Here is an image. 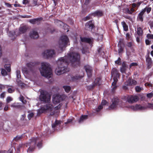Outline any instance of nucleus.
<instances>
[{
	"mask_svg": "<svg viewBox=\"0 0 153 153\" xmlns=\"http://www.w3.org/2000/svg\"><path fill=\"white\" fill-rule=\"evenodd\" d=\"M79 57L78 53L70 52L67 56L59 58L56 62L58 66L55 70L56 74L60 75L69 71L67 66L70 63L74 67L78 65L79 63Z\"/></svg>",
	"mask_w": 153,
	"mask_h": 153,
	"instance_id": "f257e3e1",
	"label": "nucleus"
},
{
	"mask_svg": "<svg viewBox=\"0 0 153 153\" xmlns=\"http://www.w3.org/2000/svg\"><path fill=\"white\" fill-rule=\"evenodd\" d=\"M62 100V99L60 96L58 95L53 96L52 101L54 105V107L51 104H47L37 110V115H39L45 111L50 112L51 115H53L56 113H59V109L62 105V103L61 102Z\"/></svg>",
	"mask_w": 153,
	"mask_h": 153,
	"instance_id": "f03ea898",
	"label": "nucleus"
},
{
	"mask_svg": "<svg viewBox=\"0 0 153 153\" xmlns=\"http://www.w3.org/2000/svg\"><path fill=\"white\" fill-rule=\"evenodd\" d=\"M41 74L47 78L51 77L52 74V69L50 65L48 63L42 62L41 67L39 69Z\"/></svg>",
	"mask_w": 153,
	"mask_h": 153,
	"instance_id": "7ed1b4c3",
	"label": "nucleus"
},
{
	"mask_svg": "<svg viewBox=\"0 0 153 153\" xmlns=\"http://www.w3.org/2000/svg\"><path fill=\"white\" fill-rule=\"evenodd\" d=\"M126 107L131 109L133 111H136L144 110L148 108L153 109V104L148 103L146 105H142L139 104H136L134 105L127 106Z\"/></svg>",
	"mask_w": 153,
	"mask_h": 153,
	"instance_id": "20e7f679",
	"label": "nucleus"
},
{
	"mask_svg": "<svg viewBox=\"0 0 153 153\" xmlns=\"http://www.w3.org/2000/svg\"><path fill=\"white\" fill-rule=\"evenodd\" d=\"M59 44L61 50H62L63 48L69 45V41L68 37L66 35L61 36L59 41Z\"/></svg>",
	"mask_w": 153,
	"mask_h": 153,
	"instance_id": "39448f33",
	"label": "nucleus"
},
{
	"mask_svg": "<svg viewBox=\"0 0 153 153\" xmlns=\"http://www.w3.org/2000/svg\"><path fill=\"white\" fill-rule=\"evenodd\" d=\"M112 103L109 107V109H113L116 108L118 106L124 107L123 103L117 97H115L112 100Z\"/></svg>",
	"mask_w": 153,
	"mask_h": 153,
	"instance_id": "423d86ee",
	"label": "nucleus"
},
{
	"mask_svg": "<svg viewBox=\"0 0 153 153\" xmlns=\"http://www.w3.org/2000/svg\"><path fill=\"white\" fill-rule=\"evenodd\" d=\"M40 100L45 103H48L51 101V97L45 91L41 92L39 97Z\"/></svg>",
	"mask_w": 153,
	"mask_h": 153,
	"instance_id": "0eeeda50",
	"label": "nucleus"
},
{
	"mask_svg": "<svg viewBox=\"0 0 153 153\" xmlns=\"http://www.w3.org/2000/svg\"><path fill=\"white\" fill-rule=\"evenodd\" d=\"M42 55L44 58H51L55 56V53L53 50H47L45 51L42 53Z\"/></svg>",
	"mask_w": 153,
	"mask_h": 153,
	"instance_id": "6e6552de",
	"label": "nucleus"
},
{
	"mask_svg": "<svg viewBox=\"0 0 153 153\" xmlns=\"http://www.w3.org/2000/svg\"><path fill=\"white\" fill-rule=\"evenodd\" d=\"M36 65V63L31 62L27 63V67L23 68L22 71L23 73L26 74H28L31 72H32V68H34Z\"/></svg>",
	"mask_w": 153,
	"mask_h": 153,
	"instance_id": "1a4fd4ad",
	"label": "nucleus"
},
{
	"mask_svg": "<svg viewBox=\"0 0 153 153\" xmlns=\"http://www.w3.org/2000/svg\"><path fill=\"white\" fill-rule=\"evenodd\" d=\"M38 139V138L36 137H34L31 139L30 142L28 143L30 144V146L28 149L27 152L32 151L33 150Z\"/></svg>",
	"mask_w": 153,
	"mask_h": 153,
	"instance_id": "9d476101",
	"label": "nucleus"
},
{
	"mask_svg": "<svg viewBox=\"0 0 153 153\" xmlns=\"http://www.w3.org/2000/svg\"><path fill=\"white\" fill-rule=\"evenodd\" d=\"M139 97L135 95L128 96L127 98V101L129 103H133L139 100Z\"/></svg>",
	"mask_w": 153,
	"mask_h": 153,
	"instance_id": "9b49d317",
	"label": "nucleus"
},
{
	"mask_svg": "<svg viewBox=\"0 0 153 153\" xmlns=\"http://www.w3.org/2000/svg\"><path fill=\"white\" fill-rule=\"evenodd\" d=\"M61 123V121L56 120L55 123L52 125V128L54 130H60L62 128L60 127Z\"/></svg>",
	"mask_w": 153,
	"mask_h": 153,
	"instance_id": "f8f14e48",
	"label": "nucleus"
},
{
	"mask_svg": "<svg viewBox=\"0 0 153 153\" xmlns=\"http://www.w3.org/2000/svg\"><path fill=\"white\" fill-rule=\"evenodd\" d=\"M146 61L148 69L151 68L152 66V59L149 56V53L146 56Z\"/></svg>",
	"mask_w": 153,
	"mask_h": 153,
	"instance_id": "ddd939ff",
	"label": "nucleus"
},
{
	"mask_svg": "<svg viewBox=\"0 0 153 153\" xmlns=\"http://www.w3.org/2000/svg\"><path fill=\"white\" fill-rule=\"evenodd\" d=\"M84 68L87 73L88 77H90L92 75V68L88 65H85Z\"/></svg>",
	"mask_w": 153,
	"mask_h": 153,
	"instance_id": "4468645a",
	"label": "nucleus"
},
{
	"mask_svg": "<svg viewBox=\"0 0 153 153\" xmlns=\"http://www.w3.org/2000/svg\"><path fill=\"white\" fill-rule=\"evenodd\" d=\"M94 26V23L93 22V21H90L86 23L85 29L87 30L91 31Z\"/></svg>",
	"mask_w": 153,
	"mask_h": 153,
	"instance_id": "2eb2a0df",
	"label": "nucleus"
},
{
	"mask_svg": "<svg viewBox=\"0 0 153 153\" xmlns=\"http://www.w3.org/2000/svg\"><path fill=\"white\" fill-rule=\"evenodd\" d=\"M80 43H81V42H85L89 43L90 44H91L93 41V39L92 38H88L86 37H80Z\"/></svg>",
	"mask_w": 153,
	"mask_h": 153,
	"instance_id": "dca6fc26",
	"label": "nucleus"
},
{
	"mask_svg": "<svg viewBox=\"0 0 153 153\" xmlns=\"http://www.w3.org/2000/svg\"><path fill=\"white\" fill-rule=\"evenodd\" d=\"M137 84V82L135 80L129 78L125 82V84L128 86H131L135 85Z\"/></svg>",
	"mask_w": 153,
	"mask_h": 153,
	"instance_id": "f3484780",
	"label": "nucleus"
},
{
	"mask_svg": "<svg viewBox=\"0 0 153 153\" xmlns=\"http://www.w3.org/2000/svg\"><path fill=\"white\" fill-rule=\"evenodd\" d=\"M112 77H113V79L114 78H117L119 77L120 74L118 72V71L115 68H113L111 72Z\"/></svg>",
	"mask_w": 153,
	"mask_h": 153,
	"instance_id": "a211bd4d",
	"label": "nucleus"
},
{
	"mask_svg": "<svg viewBox=\"0 0 153 153\" xmlns=\"http://www.w3.org/2000/svg\"><path fill=\"white\" fill-rule=\"evenodd\" d=\"M30 36L31 38L33 39H36L39 37L38 33L35 30H33L30 32Z\"/></svg>",
	"mask_w": 153,
	"mask_h": 153,
	"instance_id": "6ab92c4d",
	"label": "nucleus"
},
{
	"mask_svg": "<svg viewBox=\"0 0 153 153\" xmlns=\"http://www.w3.org/2000/svg\"><path fill=\"white\" fill-rule=\"evenodd\" d=\"M42 20V18H37L33 19H31L29 20V22L32 24H38L40 23L41 21Z\"/></svg>",
	"mask_w": 153,
	"mask_h": 153,
	"instance_id": "aec40b11",
	"label": "nucleus"
},
{
	"mask_svg": "<svg viewBox=\"0 0 153 153\" xmlns=\"http://www.w3.org/2000/svg\"><path fill=\"white\" fill-rule=\"evenodd\" d=\"M58 23L61 27L63 28L64 30H67V32L69 31L68 30V26L67 24L64 23L60 21H59Z\"/></svg>",
	"mask_w": 153,
	"mask_h": 153,
	"instance_id": "412c9836",
	"label": "nucleus"
},
{
	"mask_svg": "<svg viewBox=\"0 0 153 153\" xmlns=\"http://www.w3.org/2000/svg\"><path fill=\"white\" fill-rule=\"evenodd\" d=\"M128 67L125 62H123L122 67L120 68V71L122 73H125L126 70L127 69Z\"/></svg>",
	"mask_w": 153,
	"mask_h": 153,
	"instance_id": "4be33fe9",
	"label": "nucleus"
},
{
	"mask_svg": "<svg viewBox=\"0 0 153 153\" xmlns=\"http://www.w3.org/2000/svg\"><path fill=\"white\" fill-rule=\"evenodd\" d=\"M107 103V101L105 100H102L101 102V105L96 109L97 112H99L103 108V106L105 105Z\"/></svg>",
	"mask_w": 153,
	"mask_h": 153,
	"instance_id": "5701e85b",
	"label": "nucleus"
},
{
	"mask_svg": "<svg viewBox=\"0 0 153 153\" xmlns=\"http://www.w3.org/2000/svg\"><path fill=\"white\" fill-rule=\"evenodd\" d=\"M91 15L94 16L100 17L102 16V12L100 10H97L91 14Z\"/></svg>",
	"mask_w": 153,
	"mask_h": 153,
	"instance_id": "b1692460",
	"label": "nucleus"
},
{
	"mask_svg": "<svg viewBox=\"0 0 153 153\" xmlns=\"http://www.w3.org/2000/svg\"><path fill=\"white\" fill-rule=\"evenodd\" d=\"M117 81V79H116V78H114V81L112 83V91H114L117 88V86L116 85V84Z\"/></svg>",
	"mask_w": 153,
	"mask_h": 153,
	"instance_id": "393cba45",
	"label": "nucleus"
},
{
	"mask_svg": "<svg viewBox=\"0 0 153 153\" xmlns=\"http://www.w3.org/2000/svg\"><path fill=\"white\" fill-rule=\"evenodd\" d=\"M144 14L143 11H141L138 14L137 17V20L138 21L143 22V15Z\"/></svg>",
	"mask_w": 153,
	"mask_h": 153,
	"instance_id": "a878e982",
	"label": "nucleus"
},
{
	"mask_svg": "<svg viewBox=\"0 0 153 153\" xmlns=\"http://www.w3.org/2000/svg\"><path fill=\"white\" fill-rule=\"evenodd\" d=\"M27 30V28L26 26H24L20 27L19 29V33L20 34L23 33Z\"/></svg>",
	"mask_w": 153,
	"mask_h": 153,
	"instance_id": "bb28decb",
	"label": "nucleus"
},
{
	"mask_svg": "<svg viewBox=\"0 0 153 153\" xmlns=\"http://www.w3.org/2000/svg\"><path fill=\"white\" fill-rule=\"evenodd\" d=\"M38 0H30V4L31 6H38L39 5L37 4Z\"/></svg>",
	"mask_w": 153,
	"mask_h": 153,
	"instance_id": "cd10ccee",
	"label": "nucleus"
},
{
	"mask_svg": "<svg viewBox=\"0 0 153 153\" xmlns=\"http://www.w3.org/2000/svg\"><path fill=\"white\" fill-rule=\"evenodd\" d=\"M87 118V115H82L79 120V123H81Z\"/></svg>",
	"mask_w": 153,
	"mask_h": 153,
	"instance_id": "c85d7f7f",
	"label": "nucleus"
},
{
	"mask_svg": "<svg viewBox=\"0 0 153 153\" xmlns=\"http://www.w3.org/2000/svg\"><path fill=\"white\" fill-rule=\"evenodd\" d=\"M137 33L139 36H142L143 34L142 28L140 27H137Z\"/></svg>",
	"mask_w": 153,
	"mask_h": 153,
	"instance_id": "c756f323",
	"label": "nucleus"
},
{
	"mask_svg": "<svg viewBox=\"0 0 153 153\" xmlns=\"http://www.w3.org/2000/svg\"><path fill=\"white\" fill-rule=\"evenodd\" d=\"M121 24L124 30L125 31H127L128 30V26L126 24L125 22L124 21L122 22H121Z\"/></svg>",
	"mask_w": 153,
	"mask_h": 153,
	"instance_id": "7c9ffc66",
	"label": "nucleus"
},
{
	"mask_svg": "<svg viewBox=\"0 0 153 153\" xmlns=\"http://www.w3.org/2000/svg\"><path fill=\"white\" fill-rule=\"evenodd\" d=\"M151 9L152 8L151 7H146L144 9H143L142 11H143L144 13L146 11L147 13L148 14L151 11Z\"/></svg>",
	"mask_w": 153,
	"mask_h": 153,
	"instance_id": "2f4dec72",
	"label": "nucleus"
},
{
	"mask_svg": "<svg viewBox=\"0 0 153 153\" xmlns=\"http://www.w3.org/2000/svg\"><path fill=\"white\" fill-rule=\"evenodd\" d=\"M9 87L10 86H9L8 88H8V92L9 93H12L13 92L15 91V88H14L12 86H11V88H9Z\"/></svg>",
	"mask_w": 153,
	"mask_h": 153,
	"instance_id": "473e14b6",
	"label": "nucleus"
},
{
	"mask_svg": "<svg viewBox=\"0 0 153 153\" xmlns=\"http://www.w3.org/2000/svg\"><path fill=\"white\" fill-rule=\"evenodd\" d=\"M83 75L81 76H73L71 77V79L73 81H75L76 80L78 79L79 78L82 77L83 76Z\"/></svg>",
	"mask_w": 153,
	"mask_h": 153,
	"instance_id": "72a5a7b5",
	"label": "nucleus"
},
{
	"mask_svg": "<svg viewBox=\"0 0 153 153\" xmlns=\"http://www.w3.org/2000/svg\"><path fill=\"white\" fill-rule=\"evenodd\" d=\"M63 88L64 89L66 92L67 93L69 92L71 90V87L69 86H64Z\"/></svg>",
	"mask_w": 153,
	"mask_h": 153,
	"instance_id": "f704fd0d",
	"label": "nucleus"
},
{
	"mask_svg": "<svg viewBox=\"0 0 153 153\" xmlns=\"http://www.w3.org/2000/svg\"><path fill=\"white\" fill-rule=\"evenodd\" d=\"M20 106V105L19 103H14L10 105V106L13 108H19Z\"/></svg>",
	"mask_w": 153,
	"mask_h": 153,
	"instance_id": "c9c22d12",
	"label": "nucleus"
},
{
	"mask_svg": "<svg viewBox=\"0 0 153 153\" xmlns=\"http://www.w3.org/2000/svg\"><path fill=\"white\" fill-rule=\"evenodd\" d=\"M16 76L18 79L17 80V82H19V79L20 78V71L17 70L16 71Z\"/></svg>",
	"mask_w": 153,
	"mask_h": 153,
	"instance_id": "e433bc0d",
	"label": "nucleus"
},
{
	"mask_svg": "<svg viewBox=\"0 0 153 153\" xmlns=\"http://www.w3.org/2000/svg\"><path fill=\"white\" fill-rule=\"evenodd\" d=\"M123 11L124 13L126 14H132V12L128 8H126L123 10Z\"/></svg>",
	"mask_w": 153,
	"mask_h": 153,
	"instance_id": "4c0bfd02",
	"label": "nucleus"
},
{
	"mask_svg": "<svg viewBox=\"0 0 153 153\" xmlns=\"http://www.w3.org/2000/svg\"><path fill=\"white\" fill-rule=\"evenodd\" d=\"M4 68L6 69L7 71L8 72L10 71V66L9 64L5 65L4 66Z\"/></svg>",
	"mask_w": 153,
	"mask_h": 153,
	"instance_id": "58836bf2",
	"label": "nucleus"
},
{
	"mask_svg": "<svg viewBox=\"0 0 153 153\" xmlns=\"http://www.w3.org/2000/svg\"><path fill=\"white\" fill-rule=\"evenodd\" d=\"M20 100L22 102V103L24 104H25L26 102V100H24V97L20 95V97H19Z\"/></svg>",
	"mask_w": 153,
	"mask_h": 153,
	"instance_id": "ea45409f",
	"label": "nucleus"
},
{
	"mask_svg": "<svg viewBox=\"0 0 153 153\" xmlns=\"http://www.w3.org/2000/svg\"><path fill=\"white\" fill-rule=\"evenodd\" d=\"M15 32L13 31H10L9 32V36L10 37H14V39L15 38Z\"/></svg>",
	"mask_w": 153,
	"mask_h": 153,
	"instance_id": "a19ab883",
	"label": "nucleus"
},
{
	"mask_svg": "<svg viewBox=\"0 0 153 153\" xmlns=\"http://www.w3.org/2000/svg\"><path fill=\"white\" fill-rule=\"evenodd\" d=\"M98 52L101 55L103 56L104 54V52L102 51V48H99L98 49Z\"/></svg>",
	"mask_w": 153,
	"mask_h": 153,
	"instance_id": "79ce46f5",
	"label": "nucleus"
},
{
	"mask_svg": "<svg viewBox=\"0 0 153 153\" xmlns=\"http://www.w3.org/2000/svg\"><path fill=\"white\" fill-rule=\"evenodd\" d=\"M100 81V78H96L94 82V83L95 85H97L99 84V82Z\"/></svg>",
	"mask_w": 153,
	"mask_h": 153,
	"instance_id": "37998d69",
	"label": "nucleus"
},
{
	"mask_svg": "<svg viewBox=\"0 0 153 153\" xmlns=\"http://www.w3.org/2000/svg\"><path fill=\"white\" fill-rule=\"evenodd\" d=\"M1 74L3 76H5L7 75V73L6 70L3 69H1Z\"/></svg>",
	"mask_w": 153,
	"mask_h": 153,
	"instance_id": "c03bdc74",
	"label": "nucleus"
},
{
	"mask_svg": "<svg viewBox=\"0 0 153 153\" xmlns=\"http://www.w3.org/2000/svg\"><path fill=\"white\" fill-rule=\"evenodd\" d=\"M13 100V98L11 97L10 96H8L6 98V102L7 103H8L12 101Z\"/></svg>",
	"mask_w": 153,
	"mask_h": 153,
	"instance_id": "a18cd8bd",
	"label": "nucleus"
},
{
	"mask_svg": "<svg viewBox=\"0 0 153 153\" xmlns=\"http://www.w3.org/2000/svg\"><path fill=\"white\" fill-rule=\"evenodd\" d=\"M8 86L9 85H4L0 84V89L1 90L4 89L5 88H8Z\"/></svg>",
	"mask_w": 153,
	"mask_h": 153,
	"instance_id": "49530a36",
	"label": "nucleus"
},
{
	"mask_svg": "<svg viewBox=\"0 0 153 153\" xmlns=\"http://www.w3.org/2000/svg\"><path fill=\"white\" fill-rule=\"evenodd\" d=\"M92 16L91 14L89 15L84 19V20L86 21L89 20L91 18V16Z\"/></svg>",
	"mask_w": 153,
	"mask_h": 153,
	"instance_id": "de8ad7c7",
	"label": "nucleus"
},
{
	"mask_svg": "<svg viewBox=\"0 0 153 153\" xmlns=\"http://www.w3.org/2000/svg\"><path fill=\"white\" fill-rule=\"evenodd\" d=\"M30 0H23L22 3L23 4L26 5L27 4H30Z\"/></svg>",
	"mask_w": 153,
	"mask_h": 153,
	"instance_id": "09e8293b",
	"label": "nucleus"
},
{
	"mask_svg": "<svg viewBox=\"0 0 153 153\" xmlns=\"http://www.w3.org/2000/svg\"><path fill=\"white\" fill-rule=\"evenodd\" d=\"M136 91L137 92H140L142 90V88L139 86H137L135 88Z\"/></svg>",
	"mask_w": 153,
	"mask_h": 153,
	"instance_id": "8fccbe9b",
	"label": "nucleus"
},
{
	"mask_svg": "<svg viewBox=\"0 0 153 153\" xmlns=\"http://www.w3.org/2000/svg\"><path fill=\"white\" fill-rule=\"evenodd\" d=\"M95 85L94 84H93L92 85H91L87 86V89L90 90L92 88H93Z\"/></svg>",
	"mask_w": 153,
	"mask_h": 153,
	"instance_id": "3c124183",
	"label": "nucleus"
},
{
	"mask_svg": "<svg viewBox=\"0 0 153 153\" xmlns=\"http://www.w3.org/2000/svg\"><path fill=\"white\" fill-rule=\"evenodd\" d=\"M147 36L148 39H153V34H148Z\"/></svg>",
	"mask_w": 153,
	"mask_h": 153,
	"instance_id": "603ef678",
	"label": "nucleus"
},
{
	"mask_svg": "<svg viewBox=\"0 0 153 153\" xmlns=\"http://www.w3.org/2000/svg\"><path fill=\"white\" fill-rule=\"evenodd\" d=\"M22 137V136H16L14 139V140H15L16 141H18V140H19V139H20L21 137Z\"/></svg>",
	"mask_w": 153,
	"mask_h": 153,
	"instance_id": "864d4df0",
	"label": "nucleus"
},
{
	"mask_svg": "<svg viewBox=\"0 0 153 153\" xmlns=\"http://www.w3.org/2000/svg\"><path fill=\"white\" fill-rule=\"evenodd\" d=\"M137 64L136 63H132L130 65L129 68H131L132 66H137Z\"/></svg>",
	"mask_w": 153,
	"mask_h": 153,
	"instance_id": "5fc2aeb1",
	"label": "nucleus"
},
{
	"mask_svg": "<svg viewBox=\"0 0 153 153\" xmlns=\"http://www.w3.org/2000/svg\"><path fill=\"white\" fill-rule=\"evenodd\" d=\"M147 96L148 98H151L153 96V94L151 93L147 94Z\"/></svg>",
	"mask_w": 153,
	"mask_h": 153,
	"instance_id": "6e6d98bb",
	"label": "nucleus"
},
{
	"mask_svg": "<svg viewBox=\"0 0 153 153\" xmlns=\"http://www.w3.org/2000/svg\"><path fill=\"white\" fill-rule=\"evenodd\" d=\"M34 115L33 113H31L28 114V118L29 120H30L31 118Z\"/></svg>",
	"mask_w": 153,
	"mask_h": 153,
	"instance_id": "4d7b16f0",
	"label": "nucleus"
},
{
	"mask_svg": "<svg viewBox=\"0 0 153 153\" xmlns=\"http://www.w3.org/2000/svg\"><path fill=\"white\" fill-rule=\"evenodd\" d=\"M120 61L121 59L119 57L118 58V59L115 61V63L118 65H120Z\"/></svg>",
	"mask_w": 153,
	"mask_h": 153,
	"instance_id": "13d9d810",
	"label": "nucleus"
},
{
	"mask_svg": "<svg viewBox=\"0 0 153 153\" xmlns=\"http://www.w3.org/2000/svg\"><path fill=\"white\" fill-rule=\"evenodd\" d=\"M73 120V119L72 118H71V119H68L67 120V122H65V124H68V123H71L72 122Z\"/></svg>",
	"mask_w": 153,
	"mask_h": 153,
	"instance_id": "bf43d9fd",
	"label": "nucleus"
},
{
	"mask_svg": "<svg viewBox=\"0 0 153 153\" xmlns=\"http://www.w3.org/2000/svg\"><path fill=\"white\" fill-rule=\"evenodd\" d=\"M5 95V92L2 93L0 95V98H1L3 99Z\"/></svg>",
	"mask_w": 153,
	"mask_h": 153,
	"instance_id": "052dcab7",
	"label": "nucleus"
},
{
	"mask_svg": "<svg viewBox=\"0 0 153 153\" xmlns=\"http://www.w3.org/2000/svg\"><path fill=\"white\" fill-rule=\"evenodd\" d=\"M42 146V143L41 142H40L38 143L37 146L39 148H40Z\"/></svg>",
	"mask_w": 153,
	"mask_h": 153,
	"instance_id": "680f3d73",
	"label": "nucleus"
},
{
	"mask_svg": "<svg viewBox=\"0 0 153 153\" xmlns=\"http://www.w3.org/2000/svg\"><path fill=\"white\" fill-rule=\"evenodd\" d=\"M25 116H25V114H24L22 115L21 116V120H24L25 117Z\"/></svg>",
	"mask_w": 153,
	"mask_h": 153,
	"instance_id": "e2e57ef3",
	"label": "nucleus"
},
{
	"mask_svg": "<svg viewBox=\"0 0 153 153\" xmlns=\"http://www.w3.org/2000/svg\"><path fill=\"white\" fill-rule=\"evenodd\" d=\"M126 45L128 47L131 48L132 46V43L131 42H128L127 43Z\"/></svg>",
	"mask_w": 153,
	"mask_h": 153,
	"instance_id": "0e129e2a",
	"label": "nucleus"
},
{
	"mask_svg": "<svg viewBox=\"0 0 153 153\" xmlns=\"http://www.w3.org/2000/svg\"><path fill=\"white\" fill-rule=\"evenodd\" d=\"M124 16L125 18L128 19L129 20H131V18L128 16Z\"/></svg>",
	"mask_w": 153,
	"mask_h": 153,
	"instance_id": "69168bd1",
	"label": "nucleus"
},
{
	"mask_svg": "<svg viewBox=\"0 0 153 153\" xmlns=\"http://www.w3.org/2000/svg\"><path fill=\"white\" fill-rule=\"evenodd\" d=\"M141 36H139L138 35L137 37H136L137 41L139 42H140V38Z\"/></svg>",
	"mask_w": 153,
	"mask_h": 153,
	"instance_id": "338daca9",
	"label": "nucleus"
},
{
	"mask_svg": "<svg viewBox=\"0 0 153 153\" xmlns=\"http://www.w3.org/2000/svg\"><path fill=\"white\" fill-rule=\"evenodd\" d=\"M90 0H85L84 4L86 5H87L89 2Z\"/></svg>",
	"mask_w": 153,
	"mask_h": 153,
	"instance_id": "774afa93",
	"label": "nucleus"
}]
</instances>
